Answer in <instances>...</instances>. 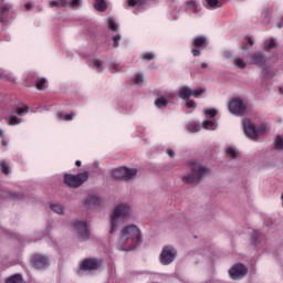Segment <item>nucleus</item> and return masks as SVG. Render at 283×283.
I'll use <instances>...</instances> for the list:
<instances>
[{"instance_id":"47","label":"nucleus","mask_w":283,"mask_h":283,"mask_svg":"<svg viewBox=\"0 0 283 283\" xmlns=\"http://www.w3.org/2000/svg\"><path fill=\"white\" fill-rule=\"evenodd\" d=\"M111 70H113L114 74H116V72H120V70H118V64L116 63L111 64Z\"/></svg>"},{"instance_id":"20","label":"nucleus","mask_w":283,"mask_h":283,"mask_svg":"<svg viewBox=\"0 0 283 283\" xmlns=\"http://www.w3.org/2000/svg\"><path fill=\"white\" fill-rule=\"evenodd\" d=\"M49 4L51 8H59V7L67 8V6H70V2L67 0H59V1L53 0V1H50Z\"/></svg>"},{"instance_id":"28","label":"nucleus","mask_w":283,"mask_h":283,"mask_svg":"<svg viewBox=\"0 0 283 283\" xmlns=\"http://www.w3.org/2000/svg\"><path fill=\"white\" fill-rule=\"evenodd\" d=\"M140 59H143V61H154L156 55L153 52H146L142 53Z\"/></svg>"},{"instance_id":"14","label":"nucleus","mask_w":283,"mask_h":283,"mask_svg":"<svg viewBox=\"0 0 283 283\" xmlns=\"http://www.w3.org/2000/svg\"><path fill=\"white\" fill-rule=\"evenodd\" d=\"M82 271H98L101 262L96 259H85L81 264Z\"/></svg>"},{"instance_id":"36","label":"nucleus","mask_w":283,"mask_h":283,"mask_svg":"<svg viewBox=\"0 0 283 283\" xmlns=\"http://www.w3.org/2000/svg\"><path fill=\"white\" fill-rule=\"evenodd\" d=\"M226 154H227L228 156H230V158H232V159L238 158V151H237L235 149H233V148H228V149L226 150Z\"/></svg>"},{"instance_id":"31","label":"nucleus","mask_w":283,"mask_h":283,"mask_svg":"<svg viewBox=\"0 0 283 283\" xmlns=\"http://www.w3.org/2000/svg\"><path fill=\"white\" fill-rule=\"evenodd\" d=\"M202 127H203V129H216V123H213L211 120H205L202 123Z\"/></svg>"},{"instance_id":"48","label":"nucleus","mask_w":283,"mask_h":283,"mask_svg":"<svg viewBox=\"0 0 283 283\" xmlns=\"http://www.w3.org/2000/svg\"><path fill=\"white\" fill-rule=\"evenodd\" d=\"M94 67H96L97 70H99V67L103 65V62H101V60H94Z\"/></svg>"},{"instance_id":"42","label":"nucleus","mask_w":283,"mask_h":283,"mask_svg":"<svg viewBox=\"0 0 283 283\" xmlns=\"http://www.w3.org/2000/svg\"><path fill=\"white\" fill-rule=\"evenodd\" d=\"M258 238H260V233L258 231L252 232V244L255 247L258 244Z\"/></svg>"},{"instance_id":"16","label":"nucleus","mask_w":283,"mask_h":283,"mask_svg":"<svg viewBox=\"0 0 283 283\" xmlns=\"http://www.w3.org/2000/svg\"><path fill=\"white\" fill-rule=\"evenodd\" d=\"M177 96L182 101H189L190 96H193V90L189 86H184L177 91Z\"/></svg>"},{"instance_id":"27","label":"nucleus","mask_w":283,"mask_h":283,"mask_svg":"<svg viewBox=\"0 0 283 283\" xmlns=\"http://www.w3.org/2000/svg\"><path fill=\"white\" fill-rule=\"evenodd\" d=\"M59 120H74V115L72 113L63 115V113H57Z\"/></svg>"},{"instance_id":"41","label":"nucleus","mask_w":283,"mask_h":283,"mask_svg":"<svg viewBox=\"0 0 283 283\" xmlns=\"http://www.w3.org/2000/svg\"><path fill=\"white\" fill-rule=\"evenodd\" d=\"M202 94H205V90H202V88H198V90L192 91V96L195 98H200V96H202Z\"/></svg>"},{"instance_id":"24","label":"nucleus","mask_w":283,"mask_h":283,"mask_svg":"<svg viewBox=\"0 0 283 283\" xmlns=\"http://www.w3.org/2000/svg\"><path fill=\"white\" fill-rule=\"evenodd\" d=\"M187 129L191 134H196V133L200 132V126L196 122H192L187 125Z\"/></svg>"},{"instance_id":"57","label":"nucleus","mask_w":283,"mask_h":283,"mask_svg":"<svg viewBox=\"0 0 283 283\" xmlns=\"http://www.w3.org/2000/svg\"><path fill=\"white\" fill-rule=\"evenodd\" d=\"M3 136H4L3 129L0 128V138H3Z\"/></svg>"},{"instance_id":"46","label":"nucleus","mask_w":283,"mask_h":283,"mask_svg":"<svg viewBox=\"0 0 283 283\" xmlns=\"http://www.w3.org/2000/svg\"><path fill=\"white\" fill-rule=\"evenodd\" d=\"M81 6V0H72L71 7L72 8H78Z\"/></svg>"},{"instance_id":"12","label":"nucleus","mask_w":283,"mask_h":283,"mask_svg":"<svg viewBox=\"0 0 283 283\" xmlns=\"http://www.w3.org/2000/svg\"><path fill=\"white\" fill-rule=\"evenodd\" d=\"M73 227L81 240H90V230L87 229V222L85 221H73Z\"/></svg>"},{"instance_id":"56","label":"nucleus","mask_w":283,"mask_h":283,"mask_svg":"<svg viewBox=\"0 0 283 283\" xmlns=\"http://www.w3.org/2000/svg\"><path fill=\"white\" fill-rule=\"evenodd\" d=\"M277 28H283V19L277 23Z\"/></svg>"},{"instance_id":"58","label":"nucleus","mask_w":283,"mask_h":283,"mask_svg":"<svg viewBox=\"0 0 283 283\" xmlns=\"http://www.w3.org/2000/svg\"><path fill=\"white\" fill-rule=\"evenodd\" d=\"M2 145L7 146V145H8V143H6V142H2Z\"/></svg>"},{"instance_id":"53","label":"nucleus","mask_w":283,"mask_h":283,"mask_svg":"<svg viewBox=\"0 0 283 283\" xmlns=\"http://www.w3.org/2000/svg\"><path fill=\"white\" fill-rule=\"evenodd\" d=\"M248 43H249V45H251V46H253V44H254V42H253V40H252L251 38H248Z\"/></svg>"},{"instance_id":"51","label":"nucleus","mask_w":283,"mask_h":283,"mask_svg":"<svg viewBox=\"0 0 283 283\" xmlns=\"http://www.w3.org/2000/svg\"><path fill=\"white\" fill-rule=\"evenodd\" d=\"M167 154L170 158H174V156H176V153L171 149H167Z\"/></svg>"},{"instance_id":"5","label":"nucleus","mask_w":283,"mask_h":283,"mask_svg":"<svg viewBox=\"0 0 283 283\" xmlns=\"http://www.w3.org/2000/svg\"><path fill=\"white\" fill-rule=\"evenodd\" d=\"M90 180V174L87 171L80 172L77 175L65 174L64 182L69 187H73V189H78L82 185H85Z\"/></svg>"},{"instance_id":"54","label":"nucleus","mask_w":283,"mask_h":283,"mask_svg":"<svg viewBox=\"0 0 283 283\" xmlns=\"http://www.w3.org/2000/svg\"><path fill=\"white\" fill-rule=\"evenodd\" d=\"M81 165H82L81 160L75 161V167H81Z\"/></svg>"},{"instance_id":"6","label":"nucleus","mask_w":283,"mask_h":283,"mask_svg":"<svg viewBox=\"0 0 283 283\" xmlns=\"http://www.w3.org/2000/svg\"><path fill=\"white\" fill-rule=\"evenodd\" d=\"M138 174L137 169H129L127 167H119L113 170L112 176L116 180H125L126 182L129 180H134Z\"/></svg>"},{"instance_id":"35","label":"nucleus","mask_w":283,"mask_h":283,"mask_svg":"<svg viewBox=\"0 0 283 283\" xmlns=\"http://www.w3.org/2000/svg\"><path fill=\"white\" fill-rule=\"evenodd\" d=\"M234 65L240 67V70H244V67H247V63H244V60L242 59L234 60Z\"/></svg>"},{"instance_id":"18","label":"nucleus","mask_w":283,"mask_h":283,"mask_svg":"<svg viewBox=\"0 0 283 283\" xmlns=\"http://www.w3.org/2000/svg\"><path fill=\"white\" fill-rule=\"evenodd\" d=\"M6 0H2V4L0 6V20L3 21V19H6V14H8L10 12V10H12V6L4 3Z\"/></svg>"},{"instance_id":"1","label":"nucleus","mask_w":283,"mask_h":283,"mask_svg":"<svg viewBox=\"0 0 283 283\" xmlns=\"http://www.w3.org/2000/svg\"><path fill=\"white\" fill-rule=\"evenodd\" d=\"M120 241L123 244L130 241V247L126 251H134L143 244V233L135 224L127 226L122 230Z\"/></svg>"},{"instance_id":"39","label":"nucleus","mask_w":283,"mask_h":283,"mask_svg":"<svg viewBox=\"0 0 283 283\" xmlns=\"http://www.w3.org/2000/svg\"><path fill=\"white\" fill-rule=\"evenodd\" d=\"M144 81H145V77L143 76V74H137L134 77L135 85H140V83H143Z\"/></svg>"},{"instance_id":"49","label":"nucleus","mask_w":283,"mask_h":283,"mask_svg":"<svg viewBox=\"0 0 283 283\" xmlns=\"http://www.w3.org/2000/svg\"><path fill=\"white\" fill-rule=\"evenodd\" d=\"M12 200H23V195H11Z\"/></svg>"},{"instance_id":"19","label":"nucleus","mask_w":283,"mask_h":283,"mask_svg":"<svg viewBox=\"0 0 283 283\" xmlns=\"http://www.w3.org/2000/svg\"><path fill=\"white\" fill-rule=\"evenodd\" d=\"M206 2L210 10H218V8L223 6L222 0H206Z\"/></svg>"},{"instance_id":"9","label":"nucleus","mask_w":283,"mask_h":283,"mask_svg":"<svg viewBox=\"0 0 283 283\" xmlns=\"http://www.w3.org/2000/svg\"><path fill=\"white\" fill-rule=\"evenodd\" d=\"M178 252L174 249V247L166 245L164 247L161 254H160V262L161 264H171L174 260H176V255Z\"/></svg>"},{"instance_id":"23","label":"nucleus","mask_w":283,"mask_h":283,"mask_svg":"<svg viewBox=\"0 0 283 283\" xmlns=\"http://www.w3.org/2000/svg\"><path fill=\"white\" fill-rule=\"evenodd\" d=\"M6 283H23V276L21 274H14L7 279Z\"/></svg>"},{"instance_id":"25","label":"nucleus","mask_w":283,"mask_h":283,"mask_svg":"<svg viewBox=\"0 0 283 283\" xmlns=\"http://www.w3.org/2000/svg\"><path fill=\"white\" fill-rule=\"evenodd\" d=\"M275 49V40L270 39L265 41L264 43V51L265 52H271V50Z\"/></svg>"},{"instance_id":"40","label":"nucleus","mask_w":283,"mask_h":283,"mask_svg":"<svg viewBox=\"0 0 283 283\" xmlns=\"http://www.w3.org/2000/svg\"><path fill=\"white\" fill-rule=\"evenodd\" d=\"M205 114H206L207 116H210V118H216V116H218V111L211 108V109L205 111Z\"/></svg>"},{"instance_id":"8","label":"nucleus","mask_w":283,"mask_h":283,"mask_svg":"<svg viewBox=\"0 0 283 283\" xmlns=\"http://www.w3.org/2000/svg\"><path fill=\"white\" fill-rule=\"evenodd\" d=\"M155 94L157 95V98L155 99V106H157L158 109L167 107L169 105V101H171L176 96L169 91H166L164 95H160V91H155Z\"/></svg>"},{"instance_id":"38","label":"nucleus","mask_w":283,"mask_h":283,"mask_svg":"<svg viewBox=\"0 0 283 283\" xmlns=\"http://www.w3.org/2000/svg\"><path fill=\"white\" fill-rule=\"evenodd\" d=\"M275 149H283V137L282 136L276 137Z\"/></svg>"},{"instance_id":"32","label":"nucleus","mask_w":283,"mask_h":283,"mask_svg":"<svg viewBox=\"0 0 283 283\" xmlns=\"http://www.w3.org/2000/svg\"><path fill=\"white\" fill-rule=\"evenodd\" d=\"M265 78H273L277 73L275 71H269L268 67L263 69Z\"/></svg>"},{"instance_id":"11","label":"nucleus","mask_w":283,"mask_h":283,"mask_svg":"<svg viewBox=\"0 0 283 283\" xmlns=\"http://www.w3.org/2000/svg\"><path fill=\"white\" fill-rule=\"evenodd\" d=\"M247 273H249V269L242 263H237L229 270L231 280H240L241 277H245Z\"/></svg>"},{"instance_id":"37","label":"nucleus","mask_w":283,"mask_h":283,"mask_svg":"<svg viewBox=\"0 0 283 283\" xmlns=\"http://www.w3.org/2000/svg\"><path fill=\"white\" fill-rule=\"evenodd\" d=\"M186 101H187L186 107L188 109H196V107H197L196 101H193V99H186Z\"/></svg>"},{"instance_id":"17","label":"nucleus","mask_w":283,"mask_h":283,"mask_svg":"<svg viewBox=\"0 0 283 283\" xmlns=\"http://www.w3.org/2000/svg\"><path fill=\"white\" fill-rule=\"evenodd\" d=\"M84 205L86 207H101V205H103V199L98 196H88L84 201Z\"/></svg>"},{"instance_id":"34","label":"nucleus","mask_w":283,"mask_h":283,"mask_svg":"<svg viewBox=\"0 0 283 283\" xmlns=\"http://www.w3.org/2000/svg\"><path fill=\"white\" fill-rule=\"evenodd\" d=\"M187 6H188V10H190L191 12L193 13L198 12V6L196 4V1L187 2Z\"/></svg>"},{"instance_id":"29","label":"nucleus","mask_w":283,"mask_h":283,"mask_svg":"<svg viewBox=\"0 0 283 283\" xmlns=\"http://www.w3.org/2000/svg\"><path fill=\"white\" fill-rule=\"evenodd\" d=\"M28 112H30V107H28V105H24L22 107H18L15 109V114H18V116H23V114H28Z\"/></svg>"},{"instance_id":"10","label":"nucleus","mask_w":283,"mask_h":283,"mask_svg":"<svg viewBox=\"0 0 283 283\" xmlns=\"http://www.w3.org/2000/svg\"><path fill=\"white\" fill-rule=\"evenodd\" d=\"M228 109L235 116H242V114H244V109H247V105H244V101L234 98L229 103Z\"/></svg>"},{"instance_id":"15","label":"nucleus","mask_w":283,"mask_h":283,"mask_svg":"<svg viewBox=\"0 0 283 283\" xmlns=\"http://www.w3.org/2000/svg\"><path fill=\"white\" fill-rule=\"evenodd\" d=\"M251 63L258 65V67H264V65H266V56L261 52H254L251 56Z\"/></svg>"},{"instance_id":"30","label":"nucleus","mask_w":283,"mask_h":283,"mask_svg":"<svg viewBox=\"0 0 283 283\" xmlns=\"http://www.w3.org/2000/svg\"><path fill=\"white\" fill-rule=\"evenodd\" d=\"M48 83V80L45 78H38V81L35 82V87L36 90H44V85Z\"/></svg>"},{"instance_id":"2","label":"nucleus","mask_w":283,"mask_h":283,"mask_svg":"<svg viewBox=\"0 0 283 283\" xmlns=\"http://www.w3.org/2000/svg\"><path fill=\"white\" fill-rule=\"evenodd\" d=\"M190 169L191 174L182 178L186 185H199L200 180L209 174V169H207V167L196 161H190Z\"/></svg>"},{"instance_id":"7","label":"nucleus","mask_w":283,"mask_h":283,"mask_svg":"<svg viewBox=\"0 0 283 283\" xmlns=\"http://www.w3.org/2000/svg\"><path fill=\"white\" fill-rule=\"evenodd\" d=\"M192 45L195 49L191 50V54L193 56H200V54H202V50H206V48H208L209 42L207 41V38L200 35L193 39Z\"/></svg>"},{"instance_id":"50","label":"nucleus","mask_w":283,"mask_h":283,"mask_svg":"<svg viewBox=\"0 0 283 283\" xmlns=\"http://www.w3.org/2000/svg\"><path fill=\"white\" fill-rule=\"evenodd\" d=\"M171 15H172V21H177V19H178V17H179V12L177 11H174L172 13H171Z\"/></svg>"},{"instance_id":"3","label":"nucleus","mask_w":283,"mask_h":283,"mask_svg":"<svg viewBox=\"0 0 283 283\" xmlns=\"http://www.w3.org/2000/svg\"><path fill=\"white\" fill-rule=\"evenodd\" d=\"M132 208L126 203L117 206L112 214L109 233L118 229V220L129 218Z\"/></svg>"},{"instance_id":"4","label":"nucleus","mask_w":283,"mask_h":283,"mask_svg":"<svg viewBox=\"0 0 283 283\" xmlns=\"http://www.w3.org/2000/svg\"><path fill=\"white\" fill-rule=\"evenodd\" d=\"M243 129L248 138H251V140H258V136H263V134H266V132H269V126L262 124L258 129V127L253 124V122H251V119L245 118L243 120Z\"/></svg>"},{"instance_id":"13","label":"nucleus","mask_w":283,"mask_h":283,"mask_svg":"<svg viewBox=\"0 0 283 283\" xmlns=\"http://www.w3.org/2000/svg\"><path fill=\"white\" fill-rule=\"evenodd\" d=\"M31 264L34 269H48L49 266V259L42 254H34L31 259Z\"/></svg>"},{"instance_id":"21","label":"nucleus","mask_w":283,"mask_h":283,"mask_svg":"<svg viewBox=\"0 0 283 283\" xmlns=\"http://www.w3.org/2000/svg\"><path fill=\"white\" fill-rule=\"evenodd\" d=\"M94 8H95V10H97V12H105V10H107V1H105V0H95Z\"/></svg>"},{"instance_id":"43","label":"nucleus","mask_w":283,"mask_h":283,"mask_svg":"<svg viewBox=\"0 0 283 283\" xmlns=\"http://www.w3.org/2000/svg\"><path fill=\"white\" fill-rule=\"evenodd\" d=\"M108 27L111 30H113V32H116V30H118V25H116V22H114V20H108Z\"/></svg>"},{"instance_id":"44","label":"nucleus","mask_w":283,"mask_h":283,"mask_svg":"<svg viewBox=\"0 0 283 283\" xmlns=\"http://www.w3.org/2000/svg\"><path fill=\"white\" fill-rule=\"evenodd\" d=\"M118 43H120V34H117L113 38L114 48H118Z\"/></svg>"},{"instance_id":"55","label":"nucleus","mask_w":283,"mask_h":283,"mask_svg":"<svg viewBox=\"0 0 283 283\" xmlns=\"http://www.w3.org/2000/svg\"><path fill=\"white\" fill-rule=\"evenodd\" d=\"M201 67H202V70H207V67H208L207 63H201Z\"/></svg>"},{"instance_id":"22","label":"nucleus","mask_w":283,"mask_h":283,"mask_svg":"<svg viewBox=\"0 0 283 283\" xmlns=\"http://www.w3.org/2000/svg\"><path fill=\"white\" fill-rule=\"evenodd\" d=\"M51 209L54 211V213H57L59 216H63L65 208L62 205L59 203H51Z\"/></svg>"},{"instance_id":"45","label":"nucleus","mask_w":283,"mask_h":283,"mask_svg":"<svg viewBox=\"0 0 283 283\" xmlns=\"http://www.w3.org/2000/svg\"><path fill=\"white\" fill-rule=\"evenodd\" d=\"M127 3L130 8H136L140 3V0H127Z\"/></svg>"},{"instance_id":"26","label":"nucleus","mask_w":283,"mask_h":283,"mask_svg":"<svg viewBox=\"0 0 283 283\" xmlns=\"http://www.w3.org/2000/svg\"><path fill=\"white\" fill-rule=\"evenodd\" d=\"M0 169L4 176H8L10 174V165L6 160L0 161Z\"/></svg>"},{"instance_id":"52","label":"nucleus","mask_w":283,"mask_h":283,"mask_svg":"<svg viewBox=\"0 0 283 283\" xmlns=\"http://www.w3.org/2000/svg\"><path fill=\"white\" fill-rule=\"evenodd\" d=\"M24 8H25L27 11L32 10V3L24 4Z\"/></svg>"},{"instance_id":"33","label":"nucleus","mask_w":283,"mask_h":283,"mask_svg":"<svg viewBox=\"0 0 283 283\" xmlns=\"http://www.w3.org/2000/svg\"><path fill=\"white\" fill-rule=\"evenodd\" d=\"M21 123V119L14 115H11L9 117V122H8V125H20Z\"/></svg>"}]
</instances>
